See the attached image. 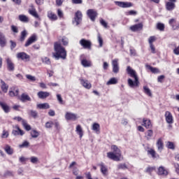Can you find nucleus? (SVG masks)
Listing matches in <instances>:
<instances>
[{
	"instance_id": "f257e3e1",
	"label": "nucleus",
	"mask_w": 179,
	"mask_h": 179,
	"mask_svg": "<svg viewBox=\"0 0 179 179\" xmlns=\"http://www.w3.org/2000/svg\"><path fill=\"white\" fill-rule=\"evenodd\" d=\"M54 48L55 52L53 53V57L55 59H66V50L59 42L55 43Z\"/></svg>"
},
{
	"instance_id": "f03ea898",
	"label": "nucleus",
	"mask_w": 179,
	"mask_h": 179,
	"mask_svg": "<svg viewBox=\"0 0 179 179\" xmlns=\"http://www.w3.org/2000/svg\"><path fill=\"white\" fill-rule=\"evenodd\" d=\"M127 72L128 75H130L131 78H134V81L132 80V79L129 78L127 82L129 87H131L134 89V87H138L139 86V78H138V75H136V71L131 66H128L127 68Z\"/></svg>"
},
{
	"instance_id": "7ed1b4c3",
	"label": "nucleus",
	"mask_w": 179,
	"mask_h": 179,
	"mask_svg": "<svg viewBox=\"0 0 179 179\" xmlns=\"http://www.w3.org/2000/svg\"><path fill=\"white\" fill-rule=\"evenodd\" d=\"M111 150L113 152H109L107 153L108 159L114 160L115 162H120L121 159V150H120L117 145H112Z\"/></svg>"
},
{
	"instance_id": "20e7f679",
	"label": "nucleus",
	"mask_w": 179,
	"mask_h": 179,
	"mask_svg": "<svg viewBox=\"0 0 179 179\" xmlns=\"http://www.w3.org/2000/svg\"><path fill=\"white\" fill-rule=\"evenodd\" d=\"M82 17H83L82 12L80 10H78L75 13L74 20L73 21V24H75V23L76 26H78V24H80V23L82 22Z\"/></svg>"
},
{
	"instance_id": "39448f33",
	"label": "nucleus",
	"mask_w": 179,
	"mask_h": 179,
	"mask_svg": "<svg viewBox=\"0 0 179 179\" xmlns=\"http://www.w3.org/2000/svg\"><path fill=\"white\" fill-rule=\"evenodd\" d=\"M87 15L92 22H94L96 20V17H97V11L94 9H89L87 11Z\"/></svg>"
},
{
	"instance_id": "423d86ee",
	"label": "nucleus",
	"mask_w": 179,
	"mask_h": 179,
	"mask_svg": "<svg viewBox=\"0 0 179 179\" xmlns=\"http://www.w3.org/2000/svg\"><path fill=\"white\" fill-rule=\"evenodd\" d=\"M17 58L18 59H22V61L27 62V61L30 59V55H27L26 52H21L17 54Z\"/></svg>"
},
{
	"instance_id": "0eeeda50",
	"label": "nucleus",
	"mask_w": 179,
	"mask_h": 179,
	"mask_svg": "<svg viewBox=\"0 0 179 179\" xmlns=\"http://www.w3.org/2000/svg\"><path fill=\"white\" fill-rule=\"evenodd\" d=\"M80 44L83 48L90 50L92 48V42L90 41H87L85 38H83L80 41Z\"/></svg>"
},
{
	"instance_id": "6e6552de",
	"label": "nucleus",
	"mask_w": 179,
	"mask_h": 179,
	"mask_svg": "<svg viewBox=\"0 0 179 179\" xmlns=\"http://www.w3.org/2000/svg\"><path fill=\"white\" fill-rule=\"evenodd\" d=\"M113 73H118L120 72V66L118 64V59H115L112 61Z\"/></svg>"
},
{
	"instance_id": "1a4fd4ad",
	"label": "nucleus",
	"mask_w": 179,
	"mask_h": 179,
	"mask_svg": "<svg viewBox=\"0 0 179 179\" xmlns=\"http://www.w3.org/2000/svg\"><path fill=\"white\" fill-rule=\"evenodd\" d=\"M65 118L67 121H76L78 115L75 113L67 112L65 115Z\"/></svg>"
},
{
	"instance_id": "9d476101",
	"label": "nucleus",
	"mask_w": 179,
	"mask_h": 179,
	"mask_svg": "<svg viewBox=\"0 0 179 179\" xmlns=\"http://www.w3.org/2000/svg\"><path fill=\"white\" fill-rule=\"evenodd\" d=\"M36 41L37 36H36V34L32 35L27 39V42L24 44V47H29V45H31V44L36 43Z\"/></svg>"
},
{
	"instance_id": "9b49d317",
	"label": "nucleus",
	"mask_w": 179,
	"mask_h": 179,
	"mask_svg": "<svg viewBox=\"0 0 179 179\" xmlns=\"http://www.w3.org/2000/svg\"><path fill=\"white\" fill-rule=\"evenodd\" d=\"M80 85L85 89H92V84L87 80H85L83 78L79 79Z\"/></svg>"
},
{
	"instance_id": "f8f14e48",
	"label": "nucleus",
	"mask_w": 179,
	"mask_h": 179,
	"mask_svg": "<svg viewBox=\"0 0 179 179\" xmlns=\"http://www.w3.org/2000/svg\"><path fill=\"white\" fill-rule=\"evenodd\" d=\"M115 3L120 8H131L134 6L131 2L115 1Z\"/></svg>"
},
{
	"instance_id": "ddd939ff",
	"label": "nucleus",
	"mask_w": 179,
	"mask_h": 179,
	"mask_svg": "<svg viewBox=\"0 0 179 179\" xmlns=\"http://www.w3.org/2000/svg\"><path fill=\"white\" fill-rule=\"evenodd\" d=\"M31 9H29L28 10L29 15H31V16H33L34 17H36V19H38L39 20H41L40 16L37 13V10H36V9L34 8V6L31 5Z\"/></svg>"
},
{
	"instance_id": "4468645a",
	"label": "nucleus",
	"mask_w": 179,
	"mask_h": 179,
	"mask_svg": "<svg viewBox=\"0 0 179 179\" xmlns=\"http://www.w3.org/2000/svg\"><path fill=\"white\" fill-rule=\"evenodd\" d=\"M6 62H7V69L10 72H13L15 71V64L12 62V60L9 58L6 59Z\"/></svg>"
},
{
	"instance_id": "2eb2a0df",
	"label": "nucleus",
	"mask_w": 179,
	"mask_h": 179,
	"mask_svg": "<svg viewBox=\"0 0 179 179\" xmlns=\"http://www.w3.org/2000/svg\"><path fill=\"white\" fill-rule=\"evenodd\" d=\"M12 134L14 135V136H17V135H21V136H23V135H24V131L20 129L18 126H15V129H13L12 131Z\"/></svg>"
},
{
	"instance_id": "dca6fc26",
	"label": "nucleus",
	"mask_w": 179,
	"mask_h": 179,
	"mask_svg": "<svg viewBox=\"0 0 179 179\" xmlns=\"http://www.w3.org/2000/svg\"><path fill=\"white\" fill-rule=\"evenodd\" d=\"M165 118L168 124H173V115H171V113H170V111H166L165 113Z\"/></svg>"
},
{
	"instance_id": "f3484780",
	"label": "nucleus",
	"mask_w": 179,
	"mask_h": 179,
	"mask_svg": "<svg viewBox=\"0 0 179 179\" xmlns=\"http://www.w3.org/2000/svg\"><path fill=\"white\" fill-rule=\"evenodd\" d=\"M157 148L158 152H159L160 153H162V151L163 150V149H164V144L163 143V140H162V138H159L157 140Z\"/></svg>"
},
{
	"instance_id": "a211bd4d",
	"label": "nucleus",
	"mask_w": 179,
	"mask_h": 179,
	"mask_svg": "<svg viewBox=\"0 0 179 179\" xmlns=\"http://www.w3.org/2000/svg\"><path fill=\"white\" fill-rule=\"evenodd\" d=\"M166 10L171 11L176 9V3L171 1H167L166 3Z\"/></svg>"
},
{
	"instance_id": "6ab92c4d",
	"label": "nucleus",
	"mask_w": 179,
	"mask_h": 179,
	"mask_svg": "<svg viewBox=\"0 0 179 179\" xmlns=\"http://www.w3.org/2000/svg\"><path fill=\"white\" fill-rule=\"evenodd\" d=\"M20 100L22 103H26V101H31V98L30 97V96H29V94H27L26 93H23L21 94V97H20Z\"/></svg>"
},
{
	"instance_id": "aec40b11",
	"label": "nucleus",
	"mask_w": 179,
	"mask_h": 179,
	"mask_svg": "<svg viewBox=\"0 0 179 179\" xmlns=\"http://www.w3.org/2000/svg\"><path fill=\"white\" fill-rule=\"evenodd\" d=\"M157 174H158V176H166L169 174V172L167 171V170H166V169H164V167L159 166L158 168Z\"/></svg>"
},
{
	"instance_id": "412c9836",
	"label": "nucleus",
	"mask_w": 179,
	"mask_h": 179,
	"mask_svg": "<svg viewBox=\"0 0 179 179\" xmlns=\"http://www.w3.org/2000/svg\"><path fill=\"white\" fill-rule=\"evenodd\" d=\"M1 82V89L3 93H8V90L9 89V85L5 83V81L3 80H0Z\"/></svg>"
},
{
	"instance_id": "4be33fe9",
	"label": "nucleus",
	"mask_w": 179,
	"mask_h": 179,
	"mask_svg": "<svg viewBox=\"0 0 179 179\" xmlns=\"http://www.w3.org/2000/svg\"><path fill=\"white\" fill-rule=\"evenodd\" d=\"M143 24H142V23H139L130 27V30H131V31H138V30L143 29Z\"/></svg>"
},
{
	"instance_id": "5701e85b",
	"label": "nucleus",
	"mask_w": 179,
	"mask_h": 179,
	"mask_svg": "<svg viewBox=\"0 0 179 179\" xmlns=\"http://www.w3.org/2000/svg\"><path fill=\"white\" fill-rule=\"evenodd\" d=\"M5 45H6V38L2 32H0V46L3 48Z\"/></svg>"
},
{
	"instance_id": "b1692460",
	"label": "nucleus",
	"mask_w": 179,
	"mask_h": 179,
	"mask_svg": "<svg viewBox=\"0 0 179 179\" xmlns=\"http://www.w3.org/2000/svg\"><path fill=\"white\" fill-rule=\"evenodd\" d=\"M37 95L39 99H47L50 96V92L41 91Z\"/></svg>"
},
{
	"instance_id": "393cba45",
	"label": "nucleus",
	"mask_w": 179,
	"mask_h": 179,
	"mask_svg": "<svg viewBox=\"0 0 179 179\" xmlns=\"http://www.w3.org/2000/svg\"><path fill=\"white\" fill-rule=\"evenodd\" d=\"M0 106L1 108L3 110L4 113H6V114H8V113H10V107H9L8 104L3 102H0Z\"/></svg>"
},
{
	"instance_id": "a878e982",
	"label": "nucleus",
	"mask_w": 179,
	"mask_h": 179,
	"mask_svg": "<svg viewBox=\"0 0 179 179\" xmlns=\"http://www.w3.org/2000/svg\"><path fill=\"white\" fill-rule=\"evenodd\" d=\"M143 125L147 129H149V128H152V122H150V120L143 119Z\"/></svg>"
},
{
	"instance_id": "bb28decb",
	"label": "nucleus",
	"mask_w": 179,
	"mask_h": 179,
	"mask_svg": "<svg viewBox=\"0 0 179 179\" xmlns=\"http://www.w3.org/2000/svg\"><path fill=\"white\" fill-rule=\"evenodd\" d=\"M48 17L52 21L57 20L58 17L57 16V14L52 13V11H48Z\"/></svg>"
},
{
	"instance_id": "cd10ccee",
	"label": "nucleus",
	"mask_w": 179,
	"mask_h": 179,
	"mask_svg": "<svg viewBox=\"0 0 179 179\" xmlns=\"http://www.w3.org/2000/svg\"><path fill=\"white\" fill-rule=\"evenodd\" d=\"M81 65H83L84 68H89V66H92V62L86 59H83L81 60Z\"/></svg>"
},
{
	"instance_id": "c85d7f7f",
	"label": "nucleus",
	"mask_w": 179,
	"mask_h": 179,
	"mask_svg": "<svg viewBox=\"0 0 179 179\" xmlns=\"http://www.w3.org/2000/svg\"><path fill=\"white\" fill-rule=\"evenodd\" d=\"M99 166L101 167V172L102 174H103V176H107V173L108 171L107 166H106V165H104L103 163L99 164Z\"/></svg>"
},
{
	"instance_id": "c756f323",
	"label": "nucleus",
	"mask_w": 179,
	"mask_h": 179,
	"mask_svg": "<svg viewBox=\"0 0 179 179\" xmlns=\"http://www.w3.org/2000/svg\"><path fill=\"white\" fill-rule=\"evenodd\" d=\"M76 131L79 135L80 139H82L83 136V129H82V127L80 126V124L77 125Z\"/></svg>"
},
{
	"instance_id": "7c9ffc66",
	"label": "nucleus",
	"mask_w": 179,
	"mask_h": 179,
	"mask_svg": "<svg viewBox=\"0 0 179 179\" xmlns=\"http://www.w3.org/2000/svg\"><path fill=\"white\" fill-rule=\"evenodd\" d=\"M37 108H39L40 110H47L50 108V104L47 103H39L37 105Z\"/></svg>"
},
{
	"instance_id": "2f4dec72",
	"label": "nucleus",
	"mask_w": 179,
	"mask_h": 179,
	"mask_svg": "<svg viewBox=\"0 0 179 179\" xmlns=\"http://www.w3.org/2000/svg\"><path fill=\"white\" fill-rule=\"evenodd\" d=\"M92 129L94 131L96 134H100V124L99 123H94Z\"/></svg>"
},
{
	"instance_id": "473e14b6",
	"label": "nucleus",
	"mask_w": 179,
	"mask_h": 179,
	"mask_svg": "<svg viewBox=\"0 0 179 179\" xmlns=\"http://www.w3.org/2000/svg\"><path fill=\"white\" fill-rule=\"evenodd\" d=\"M19 20H20V22H22L23 23H29V17L24 15H20Z\"/></svg>"
},
{
	"instance_id": "72a5a7b5",
	"label": "nucleus",
	"mask_w": 179,
	"mask_h": 179,
	"mask_svg": "<svg viewBox=\"0 0 179 179\" xmlns=\"http://www.w3.org/2000/svg\"><path fill=\"white\" fill-rule=\"evenodd\" d=\"M148 153H149V155L152 156V159H159V155L156 153V151H155V150L150 149L148 151Z\"/></svg>"
},
{
	"instance_id": "f704fd0d",
	"label": "nucleus",
	"mask_w": 179,
	"mask_h": 179,
	"mask_svg": "<svg viewBox=\"0 0 179 179\" xmlns=\"http://www.w3.org/2000/svg\"><path fill=\"white\" fill-rule=\"evenodd\" d=\"M28 114L30 117H32V118L36 119L38 117V113L36 110H29Z\"/></svg>"
},
{
	"instance_id": "c9c22d12",
	"label": "nucleus",
	"mask_w": 179,
	"mask_h": 179,
	"mask_svg": "<svg viewBox=\"0 0 179 179\" xmlns=\"http://www.w3.org/2000/svg\"><path fill=\"white\" fill-rule=\"evenodd\" d=\"M4 150L7 155H13V149L9 145H6Z\"/></svg>"
},
{
	"instance_id": "e433bc0d",
	"label": "nucleus",
	"mask_w": 179,
	"mask_h": 179,
	"mask_svg": "<svg viewBox=\"0 0 179 179\" xmlns=\"http://www.w3.org/2000/svg\"><path fill=\"white\" fill-rule=\"evenodd\" d=\"M152 136H153V130L152 129L148 130L147 132L145 133V138L147 141H150Z\"/></svg>"
},
{
	"instance_id": "4c0bfd02",
	"label": "nucleus",
	"mask_w": 179,
	"mask_h": 179,
	"mask_svg": "<svg viewBox=\"0 0 179 179\" xmlns=\"http://www.w3.org/2000/svg\"><path fill=\"white\" fill-rule=\"evenodd\" d=\"M118 83V80L115 78H110L107 83L106 85L110 86V85H117Z\"/></svg>"
},
{
	"instance_id": "58836bf2",
	"label": "nucleus",
	"mask_w": 179,
	"mask_h": 179,
	"mask_svg": "<svg viewBox=\"0 0 179 179\" xmlns=\"http://www.w3.org/2000/svg\"><path fill=\"white\" fill-rule=\"evenodd\" d=\"M146 68L148 69H150V71L152 73H159V69H157L156 67H152V66H150V65H146Z\"/></svg>"
},
{
	"instance_id": "ea45409f",
	"label": "nucleus",
	"mask_w": 179,
	"mask_h": 179,
	"mask_svg": "<svg viewBox=\"0 0 179 179\" xmlns=\"http://www.w3.org/2000/svg\"><path fill=\"white\" fill-rule=\"evenodd\" d=\"M26 37H27V31L24 30L21 32V36H20V41L21 42L24 41V40H26Z\"/></svg>"
},
{
	"instance_id": "a19ab883",
	"label": "nucleus",
	"mask_w": 179,
	"mask_h": 179,
	"mask_svg": "<svg viewBox=\"0 0 179 179\" xmlns=\"http://www.w3.org/2000/svg\"><path fill=\"white\" fill-rule=\"evenodd\" d=\"M22 126L24 127V129H26V131L31 130V127L30 126V124H27V122L26 120H22Z\"/></svg>"
},
{
	"instance_id": "79ce46f5",
	"label": "nucleus",
	"mask_w": 179,
	"mask_h": 179,
	"mask_svg": "<svg viewBox=\"0 0 179 179\" xmlns=\"http://www.w3.org/2000/svg\"><path fill=\"white\" fill-rule=\"evenodd\" d=\"M143 92L145 94H147V96H149V97H152V91H150V89H149V87L144 86Z\"/></svg>"
},
{
	"instance_id": "37998d69",
	"label": "nucleus",
	"mask_w": 179,
	"mask_h": 179,
	"mask_svg": "<svg viewBox=\"0 0 179 179\" xmlns=\"http://www.w3.org/2000/svg\"><path fill=\"white\" fill-rule=\"evenodd\" d=\"M8 94H9V96H10V97H15V96H18L19 95V89H17L15 90V92L9 91Z\"/></svg>"
},
{
	"instance_id": "c03bdc74",
	"label": "nucleus",
	"mask_w": 179,
	"mask_h": 179,
	"mask_svg": "<svg viewBox=\"0 0 179 179\" xmlns=\"http://www.w3.org/2000/svg\"><path fill=\"white\" fill-rule=\"evenodd\" d=\"M42 62L43 64H46V65H50L51 64V61L50 60V58L45 57L42 58Z\"/></svg>"
},
{
	"instance_id": "a18cd8bd",
	"label": "nucleus",
	"mask_w": 179,
	"mask_h": 179,
	"mask_svg": "<svg viewBox=\"0 0 179 179\" xmlns=\"http://www.w3.org/2000/svg\"><path fill=\"white\" fill-rule=\"evenodd\" d=\"M39 135H40V134L38 133V131H37L36 130H32L31 131V136H32V138H38Z\"/></svg>"
},
{
	"instance_id": "49530a36",
	"label": "nucleus",
	"mask_w": 179,
	"mask_h": 179,
	"mask_svg": "<svg viewBox=\"0 0 179 179\" xmlns=\"http://www.w3.org/2000/svg\"><path fill=\"white\" fill-rule=\"evenodd\" d=\"M63 45H68L69 41L68 40V38L65 36H63L62 40H61Z\"/></svg>"
},
{
	"instance_id": "de8ad7c7",
	"label": "nucleus",
	"mask_w": 179,
	"mask_h": 179,
	"mask_svg": "<svg viewBox=\"0 0 179 179\" xmlns=\"http://www.w3.org/2000/svg\"><path fill=\"white\" fill-rule=\"evenodd\" d=\"M157 29H158V30H160L161 31H164V24L162 23H158L157 24Z\"/></svg>"
},
{
	"instance_id": "09e8293b",
	"label": "nucleus",
	"mask_w": 179,
	"mask_h": 179,
	"mask_svg": "<svg viewBox=\"0 0 179 179\" xmlns=\"http://www.w3.org/2000/svg\"><path fill=\"white\" fill-rule=\"evenodd\" d=\"M100 24H101V26H103L105 29H107V27H108V24L107 22H106V21L104 20H103V18L100 19Z\"/></svg>"
},
{
	"instance_id": "8fccbe9b",
	"label": "nucleus",
	"mask_w": 179,
	"mask_h": 179,
	"mask_svg": "<svg viewBox=\"0 0 179 179\" xmlns=\"http://www.w3.org/2000/svg\"><path fill=\"white\" fill-rule=\"evenodd\" d=\"M31 163H33V164H37L38 162V158L37 157H31L30 158Z\"/></svg>"
},
{
	"instance_id": "3c124183",
	"label": "nucleus",
	"mask_w": 179,
	"mask_h": 179,
	"mask_svg": "<svg viewBox=\"0 0 179 179\" xmlns=\"http://www.w3.org/2000/svg\"><path fill=\"white\" fill-rule=\"evenodd\" d=\"M118 170H126V169H128L127 167V165L125 164H120L117 165Z\"/></svg>"
},
{
	"instance_id": "603ef678",
	"label": "nucleus",
	"mask_w": 179,
	"mask_h": 179,
	"mask_svg": "<svg viewBox=\"0 0 179 179\" xmlns=\"http://www.w3.org/2000/svg\"><path fill=\"white\" fill-rule=\"evenodd\" d=\"M166 148H168V149L174 150V143H173V142L168 141L166 144Z\"/></svg>"
},
{
	"instance_id": "864d4df0",
	"label": "nucleus",
	"mask_w": 179,
	"mask_h": 179,
	"mask_svg": "<svg viewBox=\"0 0 179 179\" xmlns=\"http://www.w3.org/2000/svg\"><path fill=\"white\" fill-rule=\"evenodd\" d=\"M26 78L27 79H28L29 80H31V82H34L36 81V77L35 76H33L31 75H26Z\"/></svg>"
},
{
	"instance_id": "5fc2aeb1",
	"label": "nucleus",
	"mask_w": 179,
	"mask_h": 179,
	"mask_svg": "<svg viewBox=\"0 0 179 179\" xmlns=\"http://www.w3.org/2000/svg\"><path fill=\"white\" fill-rule=\"evenodd\" d=\"M156 41V36H150L148 39V43L150 45L153 44Z\"/></svg>"
},
{
	"instance_id": "6e6d98bb",
	"label": "nucleus",
	"mask_w": 179,
	"mask_h": 179,
	"mask_svg": "<svg viewBox=\"0 0 179 179\" xmlns=\"http://www.w3.org/2000/svg\"><path fill=\"white\" fill-rule=\"evenodd\" d=\"M29 145H30V143H29V141H24L22 144H20L19 145V148H27V146H29Z\"/></svg>"
},
{
	"instance_id": "4d7b16f0",
	"label": "nucleus",
	"mask_w": 179,
	"mask_h": 179,
	"mask_svg": "<svg viewBox=\"0 0 179 179\" xmlns=\"http://www.w3.org/2000/svg\"><path fill=\"white\" fill-rule=\"evenodd\" d=\"M57 99L59 104H64V100L62 99V96H61V94H57Z\"/></svg>"
},
{
	"instance_id": "13d9d810",
	"label": "nucleus",
	"mask_w": 179,
	"mask_h": 179,
	"mask_svg": "<svg viewBox=\"0 0 179 179\" xmlns=\"http://www.w3.org/2000/svg\"><path fill=\"white\" fill-rule=\"evenodd\" d=\"M8 136H9V132H8L6 130H3L2 135H1V138H8Z\"/></svg>"
},
{
	"instance_id": "bf43d9fd",
	"label": "nucleus",
	"mask_w": 179,
	"mask_h": 179,
	"mask_svg": "<svg viewBox=\"0 0 179 179\" xmlns=\"http://www.w3.org/2000/svg\"><path fill=\"white\" fill-rule=\"evenodd\" d=\"M11 30L13 31V33H19V29H17V27L15 25L11 26Z\"/></svg>"
},
{
	"instance_id": "052dcab7",
	"label": "nucleus",
	"mask_w": 179,
	"mask_h": 179,
	"mask_svg": "<svg viewBox=\"0 0 179 179\" xmlns=\"http://www.w3.org/2000/svg\"><path fill=\"white\" fill-rule=\"evenodd\" d=\"M54 123L52 122H47L45 123V128H52Z\"/></svg>"
},
{
	"instance_id": "680f3d73",
	"label": "nucleus",
	"mask_w": 179,
	"mask_h": 179,
	"mask_svg": "<svg viewBox=\"0 0 179 179\" xmlns=\"http://www.w3.org/2000/svg\"><path fill=\"white\" fill-rule=\"evenodd\" d=\"M10 49L13 50L14 48H16V43L15 41H10Z\"/></svg>"
},
{
	"instance_id": "e2e57ef3",
	"label": "nucleus",
	"mask_w": 179,
	"mask_h": 179,
	"mask_svg": "<svg viewBox=\"0 0 179 179\" xmlns=\"http://www.w3.org/2000/svg\"><path fill=\"white\" fill-rule=\"evenodd\" d=\"M128 15L135 16V15H138V12H136L134 10H131L130 11L128 12Z\"/></svg>"
},
{
	"instance_id": "0e129e2a",
	"label": "nucleus",
	"mask_w": 179,
	"mask_h": 179,
	"mask_svg": "<svg viewBox=\"0 0 179 179\" xmlns=\"http://www.w3.org/2000/svg\"><path fill=\"white\" fill-rule=\"evenodd\" d=\"M57 15L59 17H64V13L61 9L57 10Z\"/></svg>"
},
{
	"instance_id": "69168bd1",
	"label": "nucleus",
	"mask_w": 179,
	"mask_h": 179,
	"mask_svg": "<svg viewBox=\"0 0 179 179\" xmlns=\"http://www.w3.org/2000/svg\"><path fill=\"white\" fill-rule=\"evenodd\" d=\"M64 0H56V5L57 6H62V3H64Z\"/></svg>"
},
{
	"instance_id": "338daca9",
	"label": "nucleus",
	"mask_w": 179,
	"mask_h": 179,
	"mask_svg": "<svg viewBox=\"0 0 179 179\" xmlns=\"http://www.w3.org/2000/svg\"><path fill=\"white\" fill-rule=\"evenodd\" d=\"M98 41L99 43V47H103V38L100 36H98Z\"/></svg>"
},
{
	"instance_id": "774afa93",
	"label": "nucleus",
	"mask_w": 179,
	"mask_h": 179,
	"mask_svg": "<svg viewBox=\"0 0 179 179\" xmlns=\"http://www.w3.org/2000/svg\"><path fill=\"white\" fill-rule=\"evenodd\" d=\"M173 53L175 54V55H179V46L173 50Z\"/></svg>"
}]
</instances>
